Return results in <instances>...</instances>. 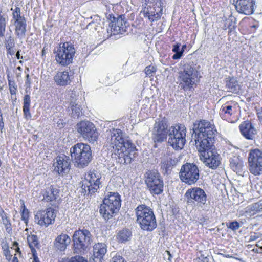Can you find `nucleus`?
<instances>
[{
	"label": "nucleus",
	"instance_id": "nucleus-49",
	"mask_svg": "<svg viewBox=\"0 0 262 262\" xmlns=\"http://www.w3.org/2000/svg\"><path fill=\"white\" fill-rule=\"evenodd\" d=\"M196 262H209L208 256L201 253L200 256L196 259Z\"/></svg>",
	"mask_w": 262,
	"mask_h": 262
},
{
	"label": "nucleus",
	"instance_id": "nucleus-32",
	"mask_svg": "<svg viewBox=\"0 0 262 262\" xmlns=\"http://www.w3.org/2000/svg\"><path fill=\"white\" fill-rule=\"evenodd\" d=\"M234 113L232 106L228 104L223 105L220 110V115L224 120L227 119Z\"/></svg>",
	"mask_w": 262,
	"mask_h": 262
},
{
	"label": "nucleus",
	"instance_id": "nucleus-1",
	"mask_svg": "<svg viewBox=\"0 0 262 262\" xmlns=\"http://www.w3.org/2000/svg\"><path fill=\"white\" fill-rule=\"evenodd\" d=\"M216 133L214 125L207 120H196L193 123L192 138L200 153V159L212 169H216L220 164V156L214 146Z\"/></svg>",
	"mask_w": 262,
	"mask_h": 262
},
{
	"label": "nucleus",
	"instance_id": "nucleus-6",
	"mask_svg": "<svg viewBox=\"0 0 262 262\" xmlns=\"http://www.w3.org/2000/svg\"><path fill=\"white\" fill-rule=\"evenodd\" d=\"M92 235L87 229L83 228L76 230L72 236L74 250L76 253L86 251L92 242Z\"/></svg>",
	"mask_w": 262,
	"mask_h": 262
},
{
	"label": "nucleus",
	"instance_id": "nucleus-21",
	"mask_svg": "<svg viewBox=\"0 0 262 262\" xmlns=\"http://www.w3.org/2000/svg\"><path fill=\"white\" fill-rule=\"evenodd\" d=\"M71 160L69 157L62 155L58 156L54 163V171L58 172L59 175L63 176L69 171Z\"/></svg>",
	"mask_w": 262,
	"mask_h": 262
},
{
	"label": "nucleus",
	"instance_id": "nucleus-41",
	"mask_svg": "<svg viewBox=\"0 0 262 262\" xmlns=\"http://www.w3.org/2000/svg\"><path fill=\"white\" fill-rule=\"evenodd\" d=\"M180 46L181 43H177L173 46L172 51L175 53V54L172 56L173 59H179L182 56V51H181L180 50Z\"/></svg>",
	"mask_w": 262,
	"mask_h": 262
},
{
	"label": "nucleus",
	"instance_id": "nucleus-7",
	"mask_svg": "<svg viewBox=\"0 0 262 262\" xmlns=\"http://www.w3.org/2000/svg\"><path fill=\"white\" fill-rule=\"evenodd\" d=\"M198 71L191 66L185 65L183 71L179 72L180 86L185 91H192L197 78Z\"/></svg>",
	"mask_w": 262,
	"mask_h": 262
},
{
	"label": "nucleus",
	"instance_id": "nucleus-52",
	"mask_svg": "<svg viewBox=\"0 0 262 262\" xmlns=\"http://www.w3.org/2000/svg\"><path fill=\"white\" fill-rule=\"evenodd\" d=\"M13 48H6L7 55L9 54L11 56L14 55L15 51Z\"/></svg>",
	"mask_w": 262,
	"mask_h": 262
},
{
	"label": "nucleus",
	"instance_id": "nucleus-8",
	"mask_svg": "<svg viewBox=\"0 0 262 262\" xmlns=\"http://www.w3.org/2000/svg\"><path fill=\"white\" fill-rule=\"evenodd\" d=\"M77 132L89 143H96L99 135L95 125L89 121H81L76 125Z\"/></svg>",
	"mask_w": 262,
	"mask_h": 262
},
{
	"label": "nucleus",
	"instance_id": "nucleus-30",
	"mask_svg": "<svg viewBox=\"0 0 262 262\" xmlns=\"http://www.w3.org/2000/svg\"><path fill=\"white\" fill-rule=\"evenodd\" d=\"M101 179V173L97 170H90L85 175L84 180L82 182H86L87 184L92 182L101 183L100 179Z\"/></svg>",
	"mask_w": 262,
	"mask_h": 262
},
{
	"label": "nucleus",
	"instance_id": "nucleus-51",
	"mask_svg": "<svg viewBox=\"0 0 262 262\" xmlns=\"http://www.w3.org/2000/svg\"><path fill=\"white\" fill-rule=\"evenodd\" d=\"M259 237V236L256 233L253 232V233L251 234L249 241L252 242L255 241Z\"/></svg>",
	"mask_w": 262,
	"mask_h": 262
},
{
	"label": "nucleus",
	"instance_id": "nucleus-55",
	"mask_svg": "<svg viewBox=\"0 0 262 262\" xmlns=\"http://www.w3.org/2000/svg\"><path fill=\"white\" fill-rule=\"evenodd\" d=\"M34 247H35V246L29 247L30 248V249H31V252H32V254H33V257H34V256H37L36 255V250H35V249Z\"/></svg>",
	"mask_w": 262,
	"mask_h": 262
},
{
	"label": "nucleus",
	"instance_id": "nucleus-47",
	"mask_svg": "<svg viewBox=\"0 0 262 262\" xmlns=\"http://www.w3.org/2000/svg\"><path fill=\"white\" fill-rule=\"evenodd\" d=\"M15 46L14 40L13 38L10 36L7 39H6L5 47L6 48H13Z\"/></svg>",
	"mask_w": 262,
	"mask_h": 262
},
{
	"label": "nucleus",
	"instance_id": "nucleus-12",
	"mask_svg": "<svg viewBox=\"0 0 262 262\" xmlns=\"http://www.w3.org/2000/svg\"><path fill=\"white\" fill-rule=\"evenodd\" d=\"M55 56L56 60L59 64L66 66L72 62L75 54L74 46L70 42H66L57 48Z\"/></svg>",
	"mask_w": 262,
	"mask_h": 262
},
{
	"label": "nucleus",
	"instance_id": "nucleus-13",
	"mask_svg": "<svg viewBox=\"0 0 262 262\" xmlns=\"http://www.w3.org/2000/svg\"><path fill=\"white\" fill-rule=\"evenodd\" d=\"M145 177V183L151 194L158 195L163 192L164 182L159 173L148 171Z\"/></svg>",
	"mask_w": 262,
	"mask_h": 262
},
{
	"label": "nucleus",
	"instance_id": "nucleus-26",
	"mask_svg": "<svg viewBox=\"0 0 262 262\" xmlns=\"http://www.w3.org/2000/svg\"><path fill=\"white\" fill-rule=\"evenodd\" d=\"M106 251V246L104 243L96 244L93 247L94 260L95 262H100Z\"/></svg>",
	"mask_w": 262,
	"mask_h": 262
},
{
	"label": "nucleus",
	"instance_id": "nucleus-61",
	"mask_svg": "<svg viewBox=\"0 0 262 262\" xmlns=\"http://www.w3.org/2000/svg\"><path fill=\"white\" fill-rule=\"evenodd\" d=\"M13 262H18V260L16 256H14L13 258Z\"/></svg>",
	"mask_w": 262,
	"mask_h": 262
},
{
	"label": "nucleus",
	"instance_id": "nucleus-36",
	"mask_svg": "<svg viewBox=\"0 0 262 262\" xmlns=\"http://www.w3.org/2000/svg\"><path fill=\"white\" fill-rule=\"evenodd\" d=\"M15 26V32L19 37H23L25 36L26 31V20L14 22Z\"/></svg>",
	"mask_w": 262,
	"mask_h": 262
},
{
	"label": "nucleus",
	"instance_id": "nucleus-54",
	"mask_svg": "<svg viewBox=\"0 0 262 262\" xmlns=\"http://www.w3.org/2000/svg\"><path fill=\"white\" fill-rule=\"evenodd\" d=\"M26 78V82H25V84L28 86H30V84H31V80L29 78V75L27 74Z\"/></svg>",
	"mask_w": 262,
	"mask_h": 262
},
{
	"label": "nucleus",
	"instance_id": "nucleus-4",
	"mask_svg": "<svg viewBox=\"0 0 262 262\" xmlns=\"http://www.w3.org/2000/svg\"><path fill=\"white\" fill-rule=\"evenodd\" d=\"M120 195L117 192H108V194L100 205L99 212L105 220H108L118 212L121 207Z\"/></svg>",
	"mask_w": 262,
	"mask_h": 262
},
{
	"label": "nucleus",
	"instance_id": "nucleus-23",
	"mask_svg": "<svg viewBox=\"0 0 262 262\" xmlns=\"http://www.w3.org/2000/svg\"><path fill=\"white\" fill-rule=\"evenodd\" d=\"M177 162L176 158L168 155H164L161 158V167L164 171V173H167L176 165Z\"/></svg>",
	"mask_w": 262,
	"mask_h": 262
},
{
	"label": "nucleus",
	"instance_id": "nucleus-60",
	"mask_svg": "<svg viewBox=\"0 0 262 262\" xmlns=\"http://www.w3.org/2000/svg\"><path fill=\"white\" fill-rule=\"evenodd\" d=\"M33 262H40L39 259H38V258L37 257V256H34L33 257Z\"/></svg>",
	"mask_w": 262,
	"mask_h": 262
},
{
	"label": "nucleus",
	"instance_id": "nucleus-53",
	"mask_svg": "<svg viewBox=\"0 0 262 262\" xmlns=\"http://www.w3.org/2000/svg\"><path fill=\"white\" fill-rule=\"evenodd\" d=\"M163 3L164 2V0H162ZM146 3L153 4L152 6H156L157 3H158V0H145Z\"/></svg>",
	"mask_w": 262,
	"mask_h": 262
},
{
	"label": "nucleus",
	"instance_id": "nucleus-25",
	"mask_svg": "<svg viewBox=\"0 0 262 262\" xmlns=\"http://www.w3.org/2000/svg\"><path fill=\"white\" fill-rule=\"evenodd\" d=\"M54 80L57 85L66 86L71 82V75L68 71H59L54 76Z\"/></svg>",
	"mask_w": 262,
	"mask_h": 262
},
{
	"label": "nucleus",
	"instance_id": "nucleus-33",
	"mask_svg": "<svg viewBox=\"0 0 262 262\" xmlns=\"http://www.w3.org/2000/svg\"><path fill=\"white\" fill-rule=\"evenodd\" d=\"M262 211V203L257 202L249 205L246 208L245 213L249 216L255 215Z\"/></svg>",
	"mask_w": 262,
	"mask_h": 262
},
{
	"label": "nucleus",
	"instance_id": "nucleus-37",
	"mask_svg": "<svg viewBox=\"0 0 262 262\" xmlns=\"http://www.w3.org/2000/svg\"><path fill=\"white\" fill-rule=\"evenodd\" d=\"M7 15L3 12L2 7L0 6V36L2 37L4 35L6 25V18Z\"/></svg>",
	"mask_w": 262,
	"mask_h": 262
},
{
	"label": "nucleus",
	"instance_id": "nucleus-43",
	"mask_svg": "<svg viewBox=\"0 0 262 262\" xmlns=\"http://www.w3.org/2000/svg\"><path fill=\"white\" fill-rule=\"evenodd\" d=\"M21 208H23L21 212V220L24 221L26 224H27L29 218L28 210L27 208H26L24 203L21 205Z\"/></svg>",
	"mask_w": 262,
	"mask_h": 262
},
{
	"label": "nucleus",
	"instance_id": "nucleus-29",
	"mask_svg": "<svg viewBox=\"0 0 262 262\" xmlns=\"http://www.w3.org/2000/svg\"><path fill=\"white\" fill-rule=\"evenodd\" d=\"M91 183L90 185V183L87 184L86 182H82L81 193L83 194V195H92L94 194L101 186V183L92 182Z\"/></svg>",
	"mask_w": 262,
	"mask_h": 262
},
{
	"label": "nucleus",
	"instance_id": "nucleus-16",
	"mask_svg": "<svg viewBox=\"0 0 262 262\" xmlns=\"http://www.w3.org/2000/svg\"><path fill=\"white\" fill-rule=\"evenodd\" d=\"M110 22L109 26L111 28V33L113 35L122 34L127 30V20L124 15H117V17L112 14L109 15Z\"/></svg>",
	"mask_w": 262,
	"mask_h": 262
},
{
	"label": "nucleus",
	"instance_id": "nucleus-9",
	"mask_svg": "<svg viewBox=\"0 0 262 262\" xmlns=\"http://www.w3.org/2000/svg\"><path fill=\"white\" fill-rule=\"evenodd\" d=\"M169 127L168 121L165 117L155 120L151 132V138L155 144L161 143L166 140Z\"/></svg>",
	"mask_w": 262,
	"mask_h": 262
},
{
	"label": "nucleus",
	"instance_id": "nucleus-31",
	"mask_svg": "<svg viewBox=\"0 0 262 262\" xmlns=\"http://www.w3.org/2000/svg\"><path fill=\"white\" fill-rule=\"evenodd\" d=\"M132 233L129 229L124 228L119 231L117 235V239L119 243H125L130 240Z\"/></svg>",
	"mask_w": 262,
	"mask_h": 262
},
{
	"label": "nucleus",
	"instance_id": "nucleus-56",
	"mask_svg": "<svg viewBox=\"0 0 262 262\" xmlns=\"http://www.w3.org/2000/svg\"><path fill=\"white\" fill-rule=\"evenodd\" d=\"M16 57L17 59H23V56H21L20 55V51L19 50L17 51V52H16Z\"/></svg>",
	"mask_w": 262,
	"mask_h": 262
},
{
	"label": "nucleus",
	"instance_id": "nucleus-35",
	"mask_svg": "<svg viewBox=\"0 0 262 262\" xmlns=\"http://www.w3.org/2000/svg\"><path fill=\"white\" fill-rule=\"evenodd\" d=\"M31 103V97L28 94H26L24 96L23 99V113L25 117L28 119L31 117V114L30 113V106Z\"/></svg>",
	"mask_w": 262,
	"mask_h": 262
},
{
	"label": "nucleus",
	"instance_id": "nucleus-18",
	"mask_svg": "<svg viewBox=\"0 0 262 262\" xmlns=\"http://www.w3.org/2000/svg\"><path fill=\"white\" fill-rule=\"evenodd\" d=\"M56 216V210L49 207L45 210L38 211L36 213L35 216V222L40 226L47 227L54 222Z\"/></svg>",
	"mask_w": 262,
	"mask_h": 262
},
{
	"label": "nucleus",
	"instance_id": "nucleus-59",
	"mask_svg": "<svg viewBox=\"0 0 262 262\" xmlns=\"http://www.w3.org/2000/svg\"><path fill=\"white\" fill-rule=\"evenodd\" d=\"M186 45H184L182 46L181 50V51H182V54H183V52H184L185 49H186Z\"/></svg>",
	"mask_w": 262,
	"mask_h": 262
},
{
	"label": "nucleus",
	"instance_id": "nucleus-42",
	"mask_svg": "<svg viewBox=\"0 0 262 262\" xmlns=\"http://www.w3.org/2000/svg\"><path fill=\"white\" fill-rule=\"evenodd\" d=\"M7 79L9 87L10 93L11 95H15L16 92L17 86L16 85L15 81L12 80L9 73L7 74Z\"/></svg>",
	"mask_w": 262,
	"mask_h": 262
},
{
	"label": "nucleus",
	"instance_id": "nucleus-10",
	"mask_svg": "<svg viewBox=\"0 0 262 262\" xmlns=\"http://www.w3.org/2000/svg\"><path fill=\"white\" fill-rule=\"evenodd\" d=\"M118 163L120 164H127L137 156V150L132 142L127 143V145L113 151Z\"/></svg>",
	"mask_w": 262,
	"mask_h": 262
},
{
	"label": "nucleus",
	"instance_id": "nucleus-15",
	"mask_svg": "<svg viewBox=\"0 0 262 262\" xmlns=\"http://www.w3.org/2000/svg\"><path fill=\"white\" fill-rule=\"evenodd\" d=\"M249 170L255 176L262 174V150L251 149L248 155Z\"/></svg>",
	"mask_w": 262,
	"mask_h": 262
},
{
	"label": "nucleus",
	"instance_id": "nucleus-46",
	"mask_svg": "<svg viewBox=\"0 0 262 262\" xmlns=\"http://www.w3.org/2000/svg\"><path fill=\"white\" fill-rule=\"evenodd\" d=\"M156 68L152 66H147L145 69V73L147 76L151 77L156 72Z\"/></svg>",
	"mask_w": 262,
	"mask_h": 262
},
{
	"label": "nucleus",
	"instance_id": "nucleus-19",
	"mask_svg": "<svg viewBox=\"0 0 262 262\" xmlns=\"http://www.w3.org/2000/svg\"><path fill=\"white\" fill-rule=\"evenodd\" d=\"M236 11L247 15L252 14L256 7V0H233Z\"/></svg>",
	"mask_w": 262,
	"mask_h": 262
},
{
	"label": "nucleus",
	"instance_id": "nucleus-64",
	"mask_svg": "<svg viewBox=\"0 0 262 262\" xmlns=\"http://www.w3.org/2000/svg\"><path fill=\"white\" fill-rule=\"evenodd\" d=\"M17 69L19 70V71H21V68L20 67H17Z\"/></svg>",
	"mask_w": 262,
	"mask_h": 262
},
{
	"label": "nucleus",
	"instance_id": "nucleus-50",
	"mask_svg": "<svg viewBox=\"0 0 262 262\" xmlns=\"http://www.w3.org/2000/svg\"><path fill=\"white\" fill-rule=\"evenodd\" d=\"M112 262H126L124 259L120 255H116L112 258Z\"/></svg>",
	"mask_w": 262,
	"mask_h": 262
},
{
	"label": "nucleus",
	"instance_id": "nucleus-62",
	"mask_svg": "<svg viewBox=\"0 0 262 262\" xmlns=\"http://www.w3.org/2000/svg\"><path fill=\"white\" fill-rule=\"evenodd\" d=\"M3 122V117L2 112L0 113V123Z\"/></svg>",
	"mask_w": 262,
	"mask_h": 262
},
{
	"label": "nucleus",
	"instance_id": "nucleus-28",
	"mask_svg": "<svg viewBox=\"0 0 262 262\" xmlns=\"http://www.w3.org/2000/svg\"><path fill=\"white\" fill-rule=\"evenodd\" d=\"M59 197L58 189L52 185L47 187L43 193V200L47 202H53V204L51 203L52 206L54 205V202H55Z\"/></svg>",
	"mask_w": 262,
	"mask_h": 262
},
{
	"label": "nucleus",
	"instance_id": "nucleus-3",
	"mask_svg": "<svg viewBox=\"0 0 262 262\" xmlns=\"http://www.w3.org/2000/svg\"><path fill=\"white\" fill-rule=\"evenodd\" d=\"M71 159L78 168H84L92 159V154L89 145L78 143L70 148Z\"/></svg>",
	"mask_w": 262,
	"mask_h": 262
},
{
	"label": "nucleus",
	"instance_id": "nucleus-14",
	"mask_svg": "<svg viewBox=\"0 0 262 262\" xmlns=\"http://www.w3.org/2000/svg\"><path fill=\"white\" fill-rule=\"evenodd\" d=\"M107 135V146L110 147L112 152L127 145L128 142H132L130 140L123 137V132L119 129L113 128L110 130Z\"/></svg>",
	"mask_w": 262,
	"mask_h": 262
},
{
	"label": "nucleus",
	"instance_id": "nucleus-48",
	"mask_svg": "<svg viewBox=\"0 0 262 262\" xmlns=\"http://www.w3.org/2000/svg\"><path fill=\"white\" fill-rule=\"evenodd\" d=\"M77 95L75 92L72 91L70 95L69 102L70 105L74 104L77 103Z\"/></svg>",
	"mask_w": 262,
	"mask_h": 262
},
{
	"label": "nucleus",
	"instance_id": "nucleus-5",
	"mask_svg": "<svg viewBox=\"0 0 262 262\" xmlns=\"http://www.w3.org/2000/svg\"><path fill=\"white\" fill-rule=\"evenodd\" d=\"M186 128L182 124L169 127L168 143L175 149H182L186 142Z\"/></svg>",
	"mask_w": 262,
	"mask_h": 262
},
{
	"label": "nucleus",
	"instance_id": "nucleus-39",
	"mask_svg": "<svg viewBox=\"0 0 262 262\" xmlns=\"http://www.w3.org/2000/svg\"><path fill=\"white\" fill-rule=\"evenodd\" d=\"M11 10L12 12V18L14 22H18L26 20L25 17L21 15L20 8L18 7H16L15 9L11 8Z\"/></svg>",
	"mask_w": 262,
	"mask_h": 262
},
{
	"label": "nucleus",
	"instance_id": "nucleus-17",
	"mask_svg": "<svg viewBox=\"0 0 262 262\" xmlns=\"http://www.w3.org/2000/svg\"><path fill=\"white\" fill-rule=\"evenodd\" d=\"M185 198L189 204H193L195 202L200 206L204 205L206 202L207 195L204 190L199 187H193L188 189L185 194Z\"/></svg>",
	"mask_w": 262,
	"mask_h": 262
},
{
	"label": "nucleus",
	"instance_id": "nucleus-24",
	"mask_svg": "<svg viewBox=\"0 0 262 262\" xmlns=\"http://www.w3.org/2000/svg\"><path fill=\"white\" fill-rule=\"evenodd\" d=\"M230 167L237 174L243 176L245 170L244 161L238 157H234L230 160Z\"/></svg>",
	"mask_w": 262,
	"mask_h": 262
},
{
	"label": "nucleus",
	"instance_id": "nucleus-34",
	"mask_svg": "<svg viewBox=\"0 0 262 262\" xmlns=\"http://www.w3.org/2000/svg\"><path fill=\"white\" fill-rule=\"evenodd\" d=\"M226 87L228 90L232 93H237L239 90V85L236 78L234 77H229Z\"/></svg>",
	"mask_w": 262,
	"mask_h": 262
},
{
	"label": "nucleus",
	"instance_id": "nucleus-44",
	"mask_svg": "<svg viewBox=\"0 0 262 262\" xmlns=\"http://www.w3.org/2000/svg\"><path fill=\"white\" fill-rule=\"evenodd\" d=\"M226 225L228 229H231L233 231H236L241 227L240 224L236 221L226 223Z\"/></svg>",
	"mask_w": 262,
	"mask_h": 262
},
{
	"label": "nucleus",
	"instance_id": "nucleus-63",
	"mask_svg": "<svg viewBox=\"0 0 262 262\" xmlns=\"http://www.w3.org/2000/svg\"><path fill=\"white\" fill-rule=\"evenodd\" d=\"M4 127V123L3 122H2L0 123V127Z\"/></svg>",
	"mask_w": 262,
	"mask_h": 262
},
{
	"label": "nucleus",
	"instance_id": "nucleus-45",
	"mask_svg": "<svg viewBox=\"0 0 262 262\" xmlns=\"http://www.w3.org/2000/svg\"><path fill=\"white\" fill-rule=\"evenodd\" d=\"M27 242L29 247L36 246L38 245V238L36 235H31L27 237Z\"/></svg>",
	"mask_w": 262,
	"mask_h": 262
},
{
	"label": "nucleus",
	"instance_id": "nucleus-58",
	"mask_svg": "<svg viewBox=\"0 0 262 262\" xmlns=\"http://www.w3.org/2000/svg\"><path fill=\"white\" fill-rule=\"evenodd\" d=\"M4 253H5V255H6V257L7 256H11V255H10V251L9 249H7L6 250H5L4 251Z\"/></svg>",
	"mask_w": 262,
	"mask_h": 262
},
{
	"label": "nucleus",
	"instance_id": "nucleus-27",
	"mask_svg": "<svg viewBox=\"0 0 262 262\" xmlns=\"http://www.w3.org/2000/svg\"><path fill=\"white\" fill-rule=\"evenodd\" d=\"M71 239L66 234H61L58 236L55 241L54 246L56 250L63 251L70 243Z\"/></svg>",
	"mask_w": 262,
	"mask_h": 262
},
{
	"label": "nucleus",
	"instance_id": "nucleus-57",
	"mask_svg": "<svg viewBox=\"0 0 262 262\" xmlns=\"http://www.w3.org/2000/svg\"><path fill=\"white\" fill-rule=\"evenodd\" d=\"M165 252L167 254V255H168V260H169V261H171V258H172V255L171 254H170V252L169 251H167L166 250L165 251Z\"/></svg>",
	"mask_w": 262,
	"mask_h": 262
},
{
	"label": "nucleus",
	"instance_id": "nucleus-22",
	"mask_svg": "<svg viewBox=\"0 0 262 262\" xmlns=\"http://www.w3.org/2000/svg\"><path fill=\"white\" fill-rule=\"evenodd\" d=\"M239 130L241 134L248 140H253L257 134V130L249 121H245L242 122L239 126Z\"/></svg>",
	"mask_w": 262,
	"mask_h": 262
},
{
	"label": "nucleus",
	"instance_id": "nucleus-2",
	"mask_svg": "<svg viewBox=\"0 0 262 262\" xmlns=\"http://www.w3.org/2000/svg\"><path fill=\"white\" fill-rule=\"evenodd\" d=\"M137 223L141 229L153 231L157 226L156 216L152 209L145 204L138 205L135 210Z\"/></svg>",
	"mask_w": 262,
	"mask_h": 262
},
{
	"label": "nucleus",
	"instance_id": "nucleus-38",
	"mask_svg": "<svg viewBox=\"0 0 262 262\" xmlns=\"http://www.w3.org/2000/svg\"><path fill=\"white\" fill-rule=\"evenodd\" d=\"M0 216L2 220L3 224L4 225L6 230L9 232L12 230L11 224L7 214L3 210L0 212Z\"/></svg>",
	"mask_w": 262,
	"mask_h": 262
},
{
	"label": "nucleus",
	"instance_id": "nucleus-40",
	"mask_svg": "<svg viewBox=\"0 0 262 262\" xmlns=\"http://www.w3.org/2000/svg\"><path fill=\"white\" fill-rule=\"evenodd\" d=\"M71 110V116L75 118H78L80 115H82V109L81 106L78 104V103L72 104L70 105Z\"/></svg>",
	"mask_w": 262,
	"mask_h": 262
},
{
	"label": "nucleus",
	"instance_id": "nucleus-20",
	"mask_svg": "<svg viewBox=\"0 0 262 262\" xmlns=\"http://www.w3.org/2000/svg\"><path fill=\"white\" fill-rule=\"evenodd\" d=\"M164 3L162 0H158L156 6H147L143 11L144 17H148L151 22L159 20L162 14Z\"/></svg>",
	"mask_w": 262,
	"mask_h": 262
},
{
	"label": "nucleus",
	"instance_id": "nucleus-11",
	"mask_svg": "<svg viewBox=\"0 0 262 262\" xmlns=\"http://www.w3.org/2000/svg\"><path fill=\"white\" fill-rule=\"evenodd\" d=\"M200 170L198 166L194 163H186L181 167L180 179L186 184H195L199 179Z\"/></svg>",
	"mask_w": 262,
	"mask_h": 262
}]
</instances>
